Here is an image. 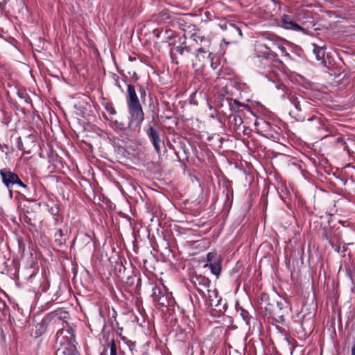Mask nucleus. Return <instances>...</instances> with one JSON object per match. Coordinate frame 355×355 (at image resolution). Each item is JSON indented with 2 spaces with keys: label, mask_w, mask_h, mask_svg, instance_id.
I'll return each instance as SVG.
<instances>
[{
  "label": "nucleus",
  "mask_w": 355,
  "mask_h": 355,
  "mask_svg": "<svg viewBox=\"0 0 355 355\" xmlns=\"http://www.w3.org/2000/svg\"><path fill=\"white\" fill-rule=\"evenodd\" d=\"M26 122L31 124L30 128H24V154L34 155L37 152L39 137L38 132L35 129L40 121L39 115L29 114L26 115Z\"/></svg>",
  "instance_id": "f257e3e1"
},
{
  "label": "nucleus",
  "mask_w": 355,
  "mask_h": 355,
  "mask_svg": "<svg viewBox=\"0 0 355 355\" xmlns=\"http://www.w3.org/2000/svg\"><path fill=\"white\" fill-rule=\"evenodd\" d=\"M266 43H257L255 45L256 55L258 58H263L267 60H270L279 64H283L282 62L278 58L277 54L270 51L271 46H277L282 44V40L279 37L275 35L266 34Z\"/></svg>",
  "instance_id": "f03ea898"
},
{
  "label": "nucleus",
  "mask_w": 355,
  "mask_h": 355,
  "mask_svg": "<svg viewBox=\"0 0 355 355\" xmlns=\"http://www.w3.org/2000/svg\"><path fill=\"white\" fill-rule=\"evenodd\" d=\"M126 103L131 119L141 123L144 120V112L132 85H127Z\"/></svg>",
  "instance_id": "7ed1b4c3"
},
{
  "label": "nucleus",
  "mask_w": 355,
  "mask_h": 355,
  "mask_svg": "<svg viewBox=\"0 0 355 355\" xmlns=\"http://www.w3.org/2000/svg\"><path fill=\"white\" fill-rule=\"evenodd\" d=\"M74 339L72 328L59 329L56 334V341L61 347L58 349V352H62L64 355H80L73 344Z\"/></svg>",
  "instance_id": "20e7f679"
},
{
  "label": "nucleus",
  "mask_w": 355,
  "mask_h": 355,
  "mask_svg": "<svg viewBox=\"0 0 355 355\" xmlns=\"http://www.w3.org/2000/svg\"><path fill=\"white\" fill-rule=\"evenodd\" d=\"M290 308L286 301H272L265 307V315L275 322L284 324L286 316L289 314Z\"/></svg>",
  "instance_id": "39448f33"
},
{
  "label": "nucleus",
  "mask_w": 355,
  "mask_h": 355,
  "mask_svg": "<svg viewBox=\"0 0 355 355\" xmlns=\"http://www.w3.org/2000/svg\"><path fill=\"white\" fill-rule=\"evenodd\" d=\"M144 131L153 144L155 152L159 155L161 153L162 145L164 146V142L161 139V128L154 117L148 123Z\"/></svg>",
  "instance_id": "423d86ee"
},
{
  "label": "nucleus",
  "mask_w": 355,
  "mask_h": 355,
  "mask_svg": "<svg viewBox=\"0 0 355 355\" xmlns=\"http://www.w3.org/2000/svg\"><path fill=\"white\" fill-rule=\"evenodd\" d=\"M257 132L268 139H270L274 141H279L281 137V129L276 125L265 121L263 119L257 121L254 123Z\"/></svg>",
  "instance_id": "0eeeda50"
},
{
  "label": "nucleus",
  "mask_w": 355,
  "mask_h": 355,
  "mask_svg": "<svg viewBox=\"0 0 355 355\" xmlns=\"http://www.w3.org/2000/svg\"><path fill=\"white\" fill-rule=\"evenodd\" d=\"M216 107L218 112L225 116L231 115L232 112L239 113L241 108L250 110L248 105L233 100L232 98L218 103Z\"/></svg>",
  "instance_id": "6e6552de"
},
{
  "label": "nucleus",
  "mask_w": 355,
  "mask_h": 355,
  "mask_svg": "<svg viewBox=\"0 0 355 355\" xmlns=\"http://www.w3.org/2000/svg\"><path fill=\"white\" fill-rule=\"evenodd\" d=\"M187 37L185 36V34L184 35V40L179 42V45L175 46L174 48H171L170 50V55L171 58L173 60V62L175 64H178V62L175 60L176 58H175V55L173 54V51L175 50L180 57L184 60V61H191L192 59L191 55H193L194 48L191 45H189L187 44Z\"/></svg>",
  "instance_id": "1a4fd4ad"
},
{
  "label": "nucleus",
  "mask_w": 355,
  "mask_h": 355,
  "mask_svg": "<svg viewBox=\"0 0 355 355\" xmlns=\"http://www.w3.org/2000/svg\"><path fill=\"white\" fill-rule=\"evenodd\" d=\"M212 55L209 47H195L193 58L191 60L192 67L195 69L203 67L208 59L212 60Z\"/></svg>",
  "instance_id": "9d476101"
},
{
  "label": "nucleus",
  "mask_w": 355,
  "mask_h": 355,
  "mask_svg": "<svg viewBox=\"0 0 355 355\" xmlns=\"http://www.w3.org/2000/svg\"><path fill=\"white\" fill-rule=\"evenodd\" d=\"M324 237L328 241L331 248L338 253H342L343 257L345 256L347 248L342 245L341 236L331 230H327L324 232Z\"/></svg>",
  "instance_id": "9b49d317"
},
{
  "label": "nucleus",
  "mask_w": 355,
  "mask_h": 355,
  "mask_svg": "<svg viewBox=\"0 0 355 355\" xmlns=\"http://www.w3.org/2000/svg\"><path fill=\"white\" fill-rule=\"evenodd\" d=\"M0 175L2 179V182L9 189V193L11 198H12L14 191L12 190V187L14 184H18L22 187V181L19 179L18 175L9 170L1 169L0 171Z\"/></svg>",
  "instance_id": "f8f14e48"
},
{
  "label": "nucleus",
  "mask_w": 355,
  "mask_h": 355,
  "mask_svg": "<svg viewBox=\"0 0 355 355\" xmlns=\"http://www.w3.org/2000/svg\"><path fill=\"white\" fill-rule=\"evenodd\" d=\"M208 295L206 297V304L214 307V310L218 312H224L226 310V304H222V298L218 295L216 289H207Z\"/></svg>",
  "instance_id": "ddd939ff"
},
{
  "label": "nucleus",
  "mask_w": 355,
  "mask_h": 355,
  "mask_svg": "<svg viewBox=\"0 0 355 355\" xmlns=\"http://www.w3.org/2000/svg\"><path fill=\"white\" fill-rule=\"evenodd\" d=\"M281 26L287 30L304 31V28L299 25L297 19L292 13L284 14L281 17Z\"/></svg>",
  "instance_id": "4468645a"
},
{
  "label": "nucleus",
  "mask_w": 355,
  "mask_h": 355,
  "mask_svg": "<svg viewBox=\"0 0 355 355\" xmlns=\"http://www.w3.org/2000/svg\"><path fill=\"white\" fill-rule=\"evenodd\" d=\"M191 282L193 284V287L197 290L198 293L202 297H205V293L204 289H209V287L211 284V281L206 277L198 275L193 277L191 279Z\"/></svg>",
  "instance_id": "2eb2a0df"
},
{
  "label": "nucleus",
  "mask_w": 355,
  "mask_h": 355,
  "mask_svg": "<svg viewBox=\"0 0 355 355\" xmlns=\"http://www.w3.org/2000/svg\"><path fill=\"white\" fill-rule=\"evenodd\" d=\"M225 39L228 41L227 44L236 42L239 39L242 37V31L240 27L233 24L228 26L227 32L225 33Z\"/></svg>",
  "instance_id": "dca6fc26"
},
{
  "label": "nucleus",
  "mask_w": 355,
  "mask_h": 355,
  "mask_svg": "<svg viewBox=\"0 0 355 355\" xmlns=\"http://www.w3.org/2000/svg\"><path fill=\"white\" fill-rule=\"evenodd\" d=\"M177 39H178L180 42L181 37L179 36L178 33L168 28L164 31L162 42L163 43H168L169 46H173V48H174L176 46Z\"/></svg>",
  "instance_id": "f3484780"
},
{
  "label": "nucleus",
  "mask_w": 355,
  "mask_h": 355,
  "mask_svg": "<svg viewBox=\"0 0 355 355\" xmlns=\"http://www.w3.org/2000/svg\"><path fill=\"white\" fill-rule=\"evenodd\" d=\"M289 101L297 112L302 111V107H305L309 105V103L300 95L291 94L289 96Z\"/></svg>",
  "instance_id": "a211bd4d"
},
{
  "label": "nucleus",
  "mask_w": 355,
  "mask_h": 355,
  "mask_svg": "<svg viewBox=\"0 0 355 355\" xmlns=\"http://www.w3.org/2000/svg\"><path fill=\"white\" fill-rule=\"evenodd\" d=\"M190 38L196 43L198 45H202L204 44L203 47H209L211 45V40L208 37H205L201 34L200 31H197L190 35Z\"/></svg>",
  "instance_id": "6ab92c4d"
},
{
  "label": "nucleus",
  "mask_w": 355,
  "mask_h": 355,
  "mask_svg": "<svg viewBox=\"0 0 355 355\" xmlns=\"http://www.w3.org/2000/svg\"><path fill=\"white\" fill-rule=\"evenodd\" d=\"M50 315L52 317V318L53 320H55V322H56V320H58L59 322L62 321L63 323L66 324L67 329H65L64 327H63L62 329H68V328H71L69 326V324L65 320L69 316V313L68 311L62 310V309H58V310H55V311L51 313Z\"/></svg>",
  "instance_id": "aec40b11"
},
{
  "label": "nucleus",
  "mask_w": 355,
  "mask_h": 355,
  "mask_svg": "<svg viewBox=\"0 0 355 355\" xmlns=\"http://www.w3.org/2000/svg\"><path fill=\"white\" fill-rule=\"evenodd\" d=\"M55 243L60 248L66 246L68 239L67 230L59 229L54 235Z\"/></svg>",
  "instance_id": "412c9836"
},
{
  "label": "nucleus",
  "mask_w": 355,
  "mask_h": 355,
  "mask_svg": "<svg viewBox=\"0 0 355 355\" xmlns=\"http://www.w3.org/2000/svg\"><path fill=\"white\" fill-rule=\"evenodd\" d=\"M227 117L229 118V123L233 125L234 130H241V125L243 123L241 116L239 115L237 113L232 112L231 115L227 116Z\"/></svg>",
  "instance_id": "4be33fe9"
},
{
  "label": "nucleus",
  "mask_w": 355,
  "mask_h": 355,
  "mask_svg": "<svg viewBox=\"0 0 355 355\" xmlns=\"http://www.w3.org/2000/svg\"><path fill=\"white\" fill-rule=\"evenodd\" d=\"M29 328H31V336L35 338H38L46 331L45 321L42 320L41 322L37 323L36 325H30Z\"/></svg>",
  "instance_id": "5701e85b"
},
{
  "label": "nucleus",
  "mask_w": 355,
  "mask_h": 355,
  "mask_svg": "<svg viewBox=\"0 0 355 355\" xmlns=\"http://www.w3.org/2000/svg\"><path fill=\"white\" fill-rule=\"evenodd\" d=\"M174 303V300L171 293H165L161 297L157 299L156 304L159 307H167L172 306Z\"/></svg>",
  "instance_id": "b1692460"
},
{
  "label": "nucleus",
  "mask_w": 355,
  "mask_h": 355,
  "mask_svg": "<svg viewBox=\"0 0 355 355\" xmlns=\"http://www.w3.org/2000/svg\"><path fill=\"white\" fill-rule=\"evenodd\" d=\"M311 45L313 46V52L315 54V58L318 60L322 61V63H324L325 48L314 43L311 44Z\"/></svg>",
  "instance_id": "393cba45"
},
{
  "label": "nucleus",
  "mask_w": 355,
  "mask_h": 355,
  "mask_svg": "<svg viewBox=\"0 0 355 355\" xmlns=\"http://www.w3.org/2000/svg\"><path fill=\"white\" fill-rule=\"evenodd\" d=\"M30 216L25 214V209H24V223H26L31 226H35L37 218L36 214L34 210L31 211H26Z\"/></svg>",
  "instance_id": "a878e982"
},
{
  "label": "nucleus",
  "mask_w": 355,
  "mask_h": 355,
  "mask_svg": "<svg viewBox=\"0 0 355 355\" xmlns=\"http://www.w3.org/2000/svg\"><path fill=\"white\" fill-rule=\"evenodd\" d=\"M220 262L221 260L217 262H213L212 263H206L205 267H209L211 273L218 277L220 275L222 269Z\"/></svg>",
  "instance_id": "bb28decb"
},
{
  "label": "nucleus",
  "mask_w": 355,
  "mask_h": 355,
  "mask_svg": "<svg viewBox=\"0 0 355 355\" xmlns=\"http://www.w3.org/2000/svg\"><path fill=\"white\" fill-rule=\"evenodd\" d=\"M166 290L164 287H159L157 286H155L153 288L151 297L155 303L157 302V299L158 297H161L165 293H166Z\"/></svg>",
  "instance_id": "cd10ccee"
},
{
  "label": "nucleus",
  "mask_w": 355,
  "mask_h": 355,
  "mask_svg": "<svg viewBox=\"0 0 355 355\" xmlns=\"http://www.w3.org/2000/svg\"><path fill=\"white\" fill-rule=\"evenodd\" d=\"M126 284L129 286H135V290L139 289L141 286V279L136 275H132L127 278Z\"/></svg>",
  "instance_id": "c85d7f7f"
},
{
  "label": "nucleus",
  "mask_w": 355,
  "mask_h": 355,
  "mask_svg": "<svg viewBox=\"0 0 355 355\" xmlns=\"http://www.w3.org/2000/svg\"><path fill=\"white\" fill-rule=\"evenodd\" d=\"M118 336L121 338V340L125 344H126L128 345V347H129V349L130 350L132 354L133 355L134 354V352H137V349H136V343L128 340V338H126L125 336H124L121 334H118Z\"/></svg>",
  "instance_id": "c756f323"
},
{
  "label": "nucleus",
  "mask_w": 355,
  "mask_h": 355,
  "mask_svg": "<svg viewBox=\"0 0 355 355\" xmlns=\"http://www.w3.org/2000/svg\"><path fill=\"white\" fill-rule=\"evenodd\" d=\"M106 342L107 345L110 346V355H124V353L121 352L119 354L117 353V347L114 338L109 340V337L107 336L106 338Z\"/></svg>",
  "instance_id": "7c9ffc66"
},
{
  "label": "nucleus",
  "mask_w": 355,
  "mask_h": 355,
  "mask_svg": "<svg viewBox=\"0 0 355 355\" xmlns=\"http://www.w3.org/2000/svg\"><path fill=\"white\" fill-rule=\"evenodd\" d=\"M237 312L240 313L241 316L242 317L243 320L245 322L246 324H248L250 327V322L251 319V315H250L249 312L244 309L242 306H237L236 307Z\"/></svg>",
  "instance_id": "2f4dec72"
},
{
  "label": "nucleus",
  "mask_w": 355,
  "mask_h": 355,
  "mask_svg": "<svg viewBox=\"0 0 355 355\" xmlns=\"http://www.w3.org/2000/svg\"><path fill=\"white\" fill-rule=\"evenodd\" d=\"M227 92L226 90V88H223L221 91L218 92L217 93L216 100H215V104L217 105L218 103H222L223 101H225L230 98V97L227 96Z\"/></svg>",
  "instance_id": "473e14b6"
},
{
  "label": "nucleus",
  "mask_w": 355,
  "mask_h": 355,
  "mask_svg": "<svg viewBox=\"0 0 355 355\" xmlns=\"http://www.w3.org/2000/svg\"><path fill=\"white\" fill-rule=\"evenodd\" d=\"M30 255L31 260L28 263V265L29 266V269H27V270H31V271L27 272L29 279L32 278L34 275H35L37 273V269L34 268L36 261L32 258V253H31Z\"/></svg>",
  "instance_id": "72a5a7b5"
},
{
  "label": "nucleus",
  "mask_w": 355,
  "mask_h": 355,
  "mask_svg": "<svg viewBox=\"0 0 355 355\" xmlns=\"http://www.w3.org/2000/svg\"><path fill=\"white\" fill-rule=\"evenodd\" d=\"M24 100L25 101V103L27 104V105L30 107H27L26 108L28 111V113H26L25 112V108H24V121H26V115H28L29 114H35L36 115L34 112H31V110L33 109V106L32 105V101L31 99V98L29 96H26L24 94Z\"/></svg>",
  "instance_id": "f704fd0d"
},
{
  "label": "nucleus",
  "mask_w": 355,
  "mask_h": 355,
  "mask_svg": "<svg viewBox=\"0 0 355 355\" xmlns=\"http://www.w3.org/2000/svg\"><path fill=\"white\" fill-rule=\"evenodd\" d=\"M344 185L347 186L349 191L355 193V180L352 178L349 179H340Z\"/></svg>",
  "instance_id": "c9c22d12"
},
{
  "label": "nucleus",
  "mask_w": 355,
  "mask_h": 355,
  "mask_svg": "<svg viewBox=\"0 0 355 355\" xmlns=\"http://www.w3.org/2000/svg\"><path fill=\"white\" fill-rule=\"evenodd\" d=\"M218 261H220V258L216 252H210L207 254V263H212Z\"/></svg>",
  "instance_id": "e433bc0d"
},
{
  "label": "nucleus",
  "mask_w": 355,
  "mask_h": 355,
  "mask_svg": "<svg viewBox=\"0 0 355 355\" xmlns=\"http://www.w3.org/2000/svg\"><path fill=\"white\" fill-rule=\"evenodd\" d=\"M269 73H266V76L268 78V80L275 82V80L279 78L278 72L275 71L272 67H271V71H268Z\"/></svg>",
  "instance_id": "4c0bfd02"
},
{
  "label": "nucleus",
  "mask_w": 355,
  "mask_h": 355,
  "mask_svg": "<svg viewBox=\"0 0 355 355\" xmlns=\"http://www.w3.org/2000/svg\"><path fill=\"white\" fill-rule=\"evenodd\" d=\"M277 48L281 51L282 55L283 57H284V58H286L287 59H291L290 54L287 52L286 48L282 45V43L280 44H278Z\"/></svg>",
  "instance_id": "58836bf2"
},
{
  "label": "nucleus",
  "mask_w": 355,
  "mask_h": 355,
  "mask_svg": "<svg viewBox=\"0 0 355 355\" xmlns=\"http://www.w3.org/2000/svg\"><path fill=\"white\" fill-rule=\"evenodd\" d=\"M49 211L52 216H57L60 211L58 205L53 204V205L49 208Z\"/></svg>",
  "instance_id": "ea45409f"
},
{
  "label": "nucleus",
  "mask_w": 355,
  "mask_h": 355,
  "mask_svg": "<svg viewBox=\"0 0 355 355\" xmlns=\"http://www.w3.org/2000/svg\"><path fill=\"white\" fill-rule=\"evenodd\" d=\"M106 111L111 115L116 114V112L112 103H107L105 106Z\"/></svg>",
  "instance_id": "a19ab883"
},
{
  "label": "nucleus",
  "mask_w": 355,
  "mask_h": 355,
  "mask_svg": "<svg viewBox=\"0 0 355 355\" xmlns=\"http://www.w3.org/2000/svg\"><path fill=\"white\" fill-rule=\"evenodd\" d=\"M226 187V196L229 198L230 196H233V188L230 182L225 183Z\"/></svg>",
  "instance_id": "79ce46f5"
},
{
  "label": "nucleus",
  "mask_w": 355,
  "mask_h": 355,
  "mask_svg": "<svg viewBox=\"0 0 355 355\" xmlns=\"http://www.w3.org/2000/svg\"><path fill=\"white\" fill-rule=\"evenodd\" d=\"M163 30L160 28H155L153 31V34L157 39H162Z\"/></svg>",
  "instance_id": "37998d69"
},
{
  "label": "nucleus",
  "mask_w": 355,
  "mask_h": 355,
  "mask_svg": "<svg viewBox=\"0 0 355 355\" xmlns=\"http://www.w3.org/2000/svg\"><path fill=\"white\" fill-rule=\"evenodd\" d=\"M233 24L227 21H223L219 24V26L222 30L225 31V33L227 32L228 26H232Z\"/></svg>",
  "instance_id": "c03bdc74"
},
{
  "label": "nucleus",
  "mask_w": 355,
  "mask_h": 355,
  "mask_svg": "<svg viewBox=\"0 0 355 355\" xmlns=\"http://www.w3.org/2000/svg\"><path fill=\"white\" fill-rule=\"evenodd\" d=\"M139 94H140L141 98H143L146 96V91L142 87H139Z\"/></svg>",
  "instance_id": "a18cd8bd"
},
{
  "label": "nucleus",
  "mask_w": 355,
  "mask_h": 355,
  "mask_svg": "<svg viewBox=\"0 0 355 355\" xmlns=\"http://www.w3.org/2000/svg\"><path fill=\"white\" fill-rule=\"evenodd\" d=\"M23 198H24V200H26V201H29V202H31V201H33H33H35L34 198H32V197H31V196H30V197H26V195H24V196H23Z\"/></svg>",
  "instance_id": "49530a36"
},
{
  "label": "nucleus",
  "mask_w": 355,
  "mask_h": 355,
  "mask_svg": "<svg viewBox=\"0 0 355 355\" xmlns=\"http://www.w3.org/2000/svg\"><path fill=\"white\" fill-rule=\"evenodd\" d=\"M352 355H355V339L354 341V345L352 348Z\"/></svg>",
  "instance_id": "de8ad7c7"
},
{
  "label": "nucleus",
  "mask_w": 355,
  "mask_h": 355,
  "mask_svg": "<svg viewBox=\"0 0 355 355\" xmlns=\"http://www.w3.org/2000/svg\"><path fill=\"white\" fill-rule=\"evenodd\" d=\"M101 355H107V349L104 347L103 352L101 353Z\"/></svg>",
  "instance_id": "09e8293b"
},
{
  "label": "nucleus",
  "mask_w": 355,
  "mask_h": 355,
  "mask_svg": "<svg viewBox=\"0 0 355 355\" xmlns=\"http://www.w3.org/2000/svg\"><path fill=\"white\" fill-rule=\"evenodd\" d=\"M122 330H123V328L122 327H118V329H116V335L118 336V334H122Z\"/></svg>",
  "instance_id": "8fccbe9b"
},
{
  "label": "nucleus",
  "mask_w": 355,
  "mask_h": 355,
  "mask_svg": "<svg viewBox=\"0 0 355 355\" xmlns=\"http://www.w3.org/2000/svg\"><path fill=\"white\" fill-rule=\"evenodd\" d=\"M344 150H345V151H347V153H348L349 155H350L349 148V147H348V146H347V145H345V147H344Z\"/></svg>",
  "instance_id": "3c124183"
},
{
  "label": "nucleus",
  "mask_w": 355,
  "mask_h": 355,
  "mask_svg": "<svg viewBox=\"0 0 355 355\" xmlns=\"http://www.w3.org/2000/svg\"><path fill=\"white\" fill-rule=\"evenodd\" d=\"M317 119V117L313 116V117H311V118L308 119V121H313V119Z\"/></svg>",
  "instance_id": "603ef678"
},
{
  "label": "nucleus",
  "mask_w": 355,
  "mask_h": 355,
  "mask_svg": "<svg viewBox=\"0 0 355 355\" xmlns=\"http://www.w3.org/2000/svg\"><path fill=\"white\" fill-rule=\"evenodd\" d=\"M116 326L117 329H118V327H120L118 322H116Z\"/></svg>",
  "instance_id": "864d4df0"
},
{
  "label": "nucleus",
  "mask_w": 355,
  "mask_h": 355,
  "mask_svg": "<svg viewBox=\"0 0 355 355\" xmlns=\"http://www.w3.org/2000/svg\"><path fill=\"white\" fill-rule=\"evenodd\" d=\"M18 95L20 98H22V94L19 92H18Z\"/></svg>",
  "instance_id": "5fc2aeb1"
},
{
  "label": "nucleus",
  "mask_w": 355,
  "mask_h": 355,
  "mask_svg": "<svg viewBox=\"0 0 355 355\" xmlns=\"http://www.w3.org/2000/svg\"><path fill=\"white\" fill-rule=\"evenodd\" d=\"M34 207H35L36 209H37V208H38V205H37V204L35 203V204H34Z\"/></svg>",
  "instance_id": "6e6d98bb"
},
{
  "label": "nucleus",
  "mask_w": 355,
  "mask_h": 355,
  "mask_svg": "<svg viewBox=\"0 0 355 355\" xmlns=\"http://www.w3.org/2000/svg\"><path fill=\"white\" fill-rule=\"evenodd\" d=\"M23 187H24V189H26V188H27L26 184H24Z\"/></svg>",
  "instance_id": "4d7b16f0"
},
{
  "label": "nucleus",
  "mask_w": 355,
  "mask_h": 355,
  "mask_svg": "<svg viewBox=\"0 0 355 355\" xmlns=\"http://www.w3.org/2000/svg\"><path fill=\"white\" fill-rule=\"evenodd\" d=\"M18 243H19V246L20 247L21 246V241H20V240H18Z\"/></svg>",
  "instance_id": "13d9d810"
},
{
  "label": "nucleus",
  "mask_w": 355,
  "mask_h": 355,
  "mask_svg": "<svg viewBox=\"0 0 355 355\" xmlns=\"http://www.w3.org/2000/svg\"><path fill=\"white\" fill-rule=\"evenodd\" d=\"M19 194V192L16 191V196L15 198H17V195Z\"/></svg>",
  "instance_id": "bf43d9fd"
},
{
  "label": "nucleus",
  "mask_w": 355,
  "mask_h": 355,
  "mask_svg": "<svg viewBox=\"0 0 355 355\" xmlns=\"http://www.w3.org/2000/svg\"><path fill=\"white\" fill-rule=\"evenodd\" d=\"M19 220H21V214H19Z\"/></svg>",
  "instance_id": "052dcab7"
}]
</instances>
